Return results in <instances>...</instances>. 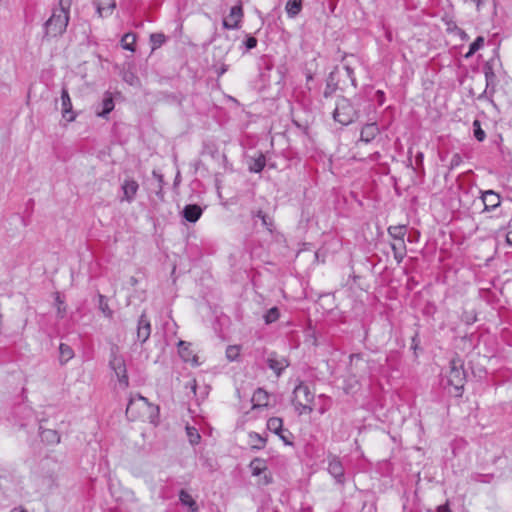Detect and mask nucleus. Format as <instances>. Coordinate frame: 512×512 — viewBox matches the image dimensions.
I'll return each instance as SVG.
<instances>
[{"mask_svg":"<svg viewBox=\"0 0 512 512\" xmlns=\"http://www.w3.org/2000/svg\"><path fill=\"white\" fill-rule=\"evenodd\" d=\"M71 5L72 0H59L58 7L53 9L52 15L44 23V37H57L66 31Z\"/></svg>","mask_w":512,"mask_h":512,"instance_id":"1","label":"nucleus"},{"mask_svg":"<svg viewBox=\"0 0 512 512\" xmlns=\"http://www.w3.org/2000/svg\"><path fill=\"white\" fill-rule=\"evenodd\" d=\"M157 411L158 407L151 405L145 397L136 394L129 399L126 407V416L131 421L153 422V416Z\"/></svg>","mask_w":512,"mask_h":512,"instance_id":"2","label":"nucleus"},{"mask_svg":"<svg viewBox=\"0 0 512 512\" xmlns=\"http://www.w3.org/2000/svg\"><path fill=\"white\" fill-rule=\"evenodd\" d=\"M292 394V405L299 416L308 415L313 412L315 392L311 390L307 384L300 381L298 385L295 386Z\"/></svg>","mask_w":512,"mask_h":512,"instance_id":"3","label":"nucleus"},{"mask_svg":"<svg viewBox=\"0 0 512 512\" xmlns=\"http://www.w3.org/2000/svg\"><path fill=\"white\" fill-rule=\"evenodd\" d=\"M466 374L463 369V362L461 359H452L449 365V372L447 374V384L454 389L455 396H461Z\"/></svg>","mask_w":512,"mask_h":512,"instance_id":"4","label":"nucleus"},{"mask_svg":"<svg viewBox=\"0 0 512 512\" xmlns=\"http://www.w3.org/2000/svg\"><path fill=\"white\" fill-rule=\"evenodd\" d=\"M357 116L358 111L349 99L342 97L337 100L336 107L333 112V118L336 122L342 125H349L357 118Z\"/></svg>","mask_w":512,"mask_h":512,"instance_id":"5","label":"nucleus"},{"mask_svg":"<svg viewBox=\"0 0 512 512\" xmlns=\"http://www.w3.org/2000/svg\"><path fill=\"white\" fill-rule=\"evenodd\" d=\"M109 366L117 376L119 384L126 388L129 384V381L124 358L112 351L111 358L109 360Z\"/></svg>","mask_w":512,"mask_h":512,"instance_id":"6","label":"nucleus"},{"mask_svg":"<svg viewBox=\"0 0 512 512\" xmlns=\"http://www.w3.org/2000/svg\"><path fill=\"white\" fill-rule=\"evenodd\" d=\"M267 429L276 434L286 445H291L292 433L283 428V420L279 417H271L267 421Z\"/></svg>","mask_w":512,"mask_h":512,"instance_id":"7","label":"nucleus"},{"mask_svg":"<svg viewBox=\"0 0 512 512\" xmlns=\"http://www.w3.org/2000/svg\"><path fill=\"white\" fill-rule=\"evenodd\" d=\"M251 474L256 477H260L258 480L259 484L267 485L271 482V477L267 475V464L264 459L255 458L250 462Z\"/></svg>","mask_w":512,"mask_h":512,"instance_id":"8","label":"nucleus"},{"mask_svg":"<svg viewBox=\"0 0 512 512\" xmlns=\"http://www.w3.org/2000/svg\"><path fill=\"white\" fill-rule=\"evenodd\" d=\"M481 200L484 205L483 212H495L501 205L500 195L493 190L482 191Z\"/></svg>","mask_w":512,"mask_h":512,"instance_id":"9","label":"nucleus"},{"mask_svg":"<svg viewBox=\"0 0 512 512\" xmlns=\"http://www.w3.org/2000/svg\"><path fill=\"white\" fill-rule=\"evenodd\" d=\"M328 472L337 483L343 484L345 482L344 467L337 456L331 455L328 457Z\"/></svg>","mask_w":512,"mask_h":512,"instance_id":"10","label":"nucleus"},{"mask_svg":"<svg viewBox=\"0 0 512 512\" xmlns=\"http://www.w3.org/2000/svg\"><path fill=\"white\" fill-rule=\"evenodd\" d=\"M236 42L238 51L241 55H244L257 46L258 40L254 36L241 32V35L237 37Z\"/></svg>","mask_w":512,"mask_h":512,"instance_id":"11","label":"nucleus"},{"mask_svg":"<svg viewBox=\"0 0 512 512\" xmlns=\"http://www.w3.org/2000/svg\"><path fill=\"white\" fill-rule=\"evenodd\" d=\"M151 335V323L147 316L143 313L137 323V340L143 344Z\"/></svg>","mask_w":512,"mask_h":512,"instance_id":"12","label":"nucleus"},{"mask_svg":"<svg viewBox=\"0 0 512 512\" xmlns=\"http://www.w3.org/2000/svg\"><path fill=\"white\" fill-rule=\"evenodd\" d=\"M61 105L62 117L68 122L74 121L76 118V114L72 110L71 98L66 88H63L61 91Z\"/></svg>","mask_w":512,"mask_h":512,"instance_id":"13","label":"nucleus"},{"mask_svg":"<svg viewBox=\"0 0 512 512\" xmlns=\"http://www.w3.org/2000/svg\"><path fill=\"white\" fill-rule=\"evenodd\" d=\"M121 189L123 191V196L121 198V201H126L128 203H131L135 196H136V193L139 189V185L137 183V181H135L134 179H125L121 185Z\"/></svg>","mask_w":512,"mask_h":512,"instance_id":"14","label":"nucleus"},{"mask_svg":"<svg viewBox=\"0 0 512 512\" xmlns=\"http://www.w3.org/2000/svg\"><path fill=\"white\" fill-rule=\"evenodd\" d=\"M270 395L263 388H258L253 393L251 402L253 409H262L269 406Z\"/></svg>","mask_w":512,"mask_h":512,"instance_id":"15","label":"nucleus"},{"mask_svg":"<svg viewBox=\"0 0 512 512\" xmlns=\"http://www.w3.org/2000/svg\"><path fill=\"white\" fill-rule=\"evenodd\" d=\"M243 18L242 5L238 4L230 9L228 19H226V29L238 28Z\"/></svg>","mask_w":512,"mask_h":512,"instance_id":"16","label":"nucleus"},{"mask_svg":"<svg viewBox=\"0 0 512 512\" xmlns=\"http://www.w3.org/2000/svg\"><path fill=\"white\" fill-rule=\"evenodd\" d=\"M202 213V208L197 204H188L181 212L183 218L190 223L197 222Z\"/></svg>","mask_w":512,"mask_h":512,"instance_id":"17","label":"nucleus"},{"mask_svg":"<svg viewBox=\"0 0 512 512\" xmlns=\"http://www.w3.org/2000/svg\"><path fill=\"white\" fill-rule=\"evenodd\" d=\"M268 367L273 370L278 376L281 372L288 367V361L284 357H279L276 354L269 355L267 359Z\"/></svg>","mask_w":512,"mask_h":512,"instance_id":"18","label":"nucleus"},{"mask_svg":"<svg viewBox=\"0 0 512 512\" xmlns=\"http://www.w3.org/2000/svg\"><path fill=\"white\" fill-rule=\"evenodd\" d=\"M96 11L99 17H107L111 15L116 7L115 0H99L95 2Z\"/></svg>","mask_w":512,"mask_h":512,"instance_id":"19","label":"nucleus"},{"mask_svg":"<svg viewBox=\"0 0 512 512\" xmlns=\"http://www.w3.org/2000/svg\"><path fill=\"white\" fill-rule=\"evenodd\" d=\"M378 134V125L376 123H368L361 130L360 140L365 143H370Z\"/></svg>","mask_w":512,"mask_h":512,"instance_id":"20","label":"nucleus"},{"mask_svg":"<svg viewBox=\"0 0 512 512\" xmlns=\"http://www.w3.org/2000/svg\"><path fill=\"white\" fill-rule=\"evenodd\" d=\"M100 105L102 109L96 110V114L99 117L106 118V116L114 109V100L111 93H105Z\"/></svg>","mask_w":512,"mask_h":512,"instance_id":"21","label":"nucleus"},{"mask_svg":"<svg viewBox=\"0 0 512 512\" xmlns=\"http://www.w3.org/2000/svg\"><path fill=\"white\" fill-rule=\"evenodd\" d=\"M179 355L185 362L196 363V356L192 355V351L190 350V343L186 341H179L178 343Z\"/></svg>","mask_w":512,"mask_h":512,"instance_id":"22","label":"nucleus"},{"mask_svg":"<svg viewBox=\"0 0 512 512\" xmlns=\"http://www.w3.org/2000/svg\"><path fill=\"white\" fill-rule=\"evenodd\" d=\"M266 165V158L262 153H259L256 157H252L248 162V168L251 172L259 173Z\"/></svg>","mask_w":512,"mask_h":512,"instance_id":"23","label":"nucleus"},{"mask_svg":"<svg viewBox=\"0 0 512 512\" xmlns=\"http://www.w3.org/2000/svg\"><path fill=\"white\" fill-rule=\"evenodd\" d=\"M266 438L259 433L250 432L248 434V444L252 449L261 450L266 445Z\"/></svg>","mask_w":512,"mask_h":512,"instance_id":"24","label":"nucleus"},{"mask_svg":"<svg viewBox=\"0 0 512 512\" xmlns=\"http://www.w3.org/2000/svg\"><path fill=\"white\" fill-rule=\"evenodd\" d=\"M179 500L183 506H187L189 508V512H197L198 506L196 501L186 490H180Z\"/></svg>","mask_w":512,"mask_h":512,"instance_id":"25","label":"nucleus"},{"mask_svg":"<svg viewBox=\"0 0 512 512\" xmlns=\"http://www.w3.org/2000/svg\"><path fill=\"white\" fill-rule=\"evenodd\" d=\"M393 256L396 262L399 264L403 261L406 256V245L405 241H396L391 244Z\"/></svg>","mask_w":512,"mask_h":512,"instance_id":"26","label":"nucleus"},{"mask_svg":"<svg viewBox=\"0 0 512 512\" xmlns=\"http://www.w3.org/2000/svg\"><path fill=\"white\" fill-rule=\"evenodd\" d=\"M41 440L47 444L54 445L60 442V435L56 430L43 429L40 432Z\"/></svg>","mask_w":512,"mask_h":512,"instance_id":"27","label":"nucleus"},{"mask_svg":"<svg viewBox=\"0 0 512 512\" xmlns=\"http://www.w3.org/2000/svg\"><path fill=\"white\" fill-rule=\"evenodd\" d=\"M302 10V0H287L285 11L289 18H295Z\"/></svg>","mask_w":512,"mask_h":512,"instance_id":"28","label":"nucleus"},{"mask_svg":"<svg viewBox=\"0 0 512 512\" xmlns=\"http://www.w3.org/2000/svg\"><path fill=\"white\" fill-rule=\"evenodd\" d=\"M74 357L73 349L65 343H61L59 346V362L61 365H65L69 360Z\"/></svg>","mask_w":512,"mask_h":512,"instance_id":"29","label":"nucleus"},{"mask_svg":"<svg viewBox=\"0 0 512 512\" xmlns=\"http://www.w3.org/2000/svg\"><path fill=\"white\" fill-rule=\"evenodd\" d=\"M365 361L360 354H352L350 356V371L357 375L358 371L362 368H365Z\"/></svg>","mask_w":512,"mask_h":512,"instance_id":"30","label":"nucleus"},{"mask_svg":"<svg viewBox=\"0 0 512 512\" xmlns=\"http://www.w3.org/2000/svg\"><path fill=\"white\" fill-rule=\"evenodd\" d=\"M406 231V226L404 225L390 226L388 228V234L395 240V242L404 241Z\"/></svg>","mask_w":512,"mask_h":512,"instance_id":"31","label":"nucleus"},{"mask_svg":"<svg viewBox=\"0 0 512 512\" xmlns=\"http://www.w3.org/2000/svg\"><path fill=\"white\" fill-rule=\"evenodd\" d=\"M136 35L134 33H126L121 39L123 49L134 52L135 51Z\"/></svg>","mask_w":512,"mask_h":512,"instance_id":"32","label":"nucleus"},{"mask_svg":"<svg viewBox=\"0 0 512 512\" xmlns=\"http://www.w3.org/2000/svg\"><path fill=\"white\" fill-rule=\"evenodd\" d=\"M254 218L260 219L261 223H262V226L265 227L269 232H272L273 221H272V219L267 214H265L264 212L259 210L254 215Z\"/></svg>","mask_w":512,"mask_h":512,"instance_id":"33","label":"nucleus"},{"mask_svg":"<svg viewBox=\"0 0 512 512\" xmlns=\"http://www.w3.org/2000/svg\"><path fill=\"white\" fill-rule=\"evenodd\" d=\"M186 434L191 445H196L200 442L201 436L195 427L186 426Z\"/></svg>","mask_w":512,"mask_h":512,"instance_id":"34","label":"nucleus"},{"mask_svg":"<svg viewBox=\"0 0 512 512\" xmlns=\"http://www.w3.org/2000/svg\"><path fill=\"white\" fill-rule=\"evenodd\" d=\"M280 317V312L277 307L270 308L264 315V321L266 324H272L276 322Z\"/></svg>","mask_w":512,"mask_h":512,"instance_id":"35","label":"nucleus"},{"mask_svg":"<svg viewBox=\"0 0 512 512\" xmlns=\"http://www.w3.org/2000/svg\"><path fill=\"white\" fill-rule=\"evenodd\" d=\"M484 45V38L482 36H478L469 46V51L465 55L466 58L472 56L479 49H481Z\"/></svg>","mask_w":512,"mask_h":512,"instance_id":"36","label":"nucleus"},{"mask_svg":"<svg viewBox=\"0 0 512 512\" xmlns=\"http://www.w3.org/2000/svg\"><path fill=\"white\" fill-rule=\"evenodd\" d=\"M166 41V37L162 33H153L150 35L152 50L159 48Z\"/></svg>","mask_w":512,"mask_h":512,"instance_id":"37","label":"nucleus"},{"mask_svg":"<svg viewBox=\"0 0 512 512\" xmlns=\"http://www.w3.org/2000/svg\"><path fill=\"white\" fill-rule=\"evenodd\" d=\"M241 347L239 345H230L226 348V359L229 361L236 360L240 355Z\"/></svg>","mask_w":512,"mask_h":512,"instance_id":"38","label":"nucleus"},{"mask_svg":"<svg viewBox=\"0 0 512 512\" xmlns=\"http://www.w3.org/2000/svg\"><path fill=\"white\" fill-rule=\"evenodd\" d=\"M123 80L131 86H138L140 84L139 78L129 70L123 72Z\"/></svg>","mask_w":512,"mask_h":512,"instance_id":"39","label":"nucleus"},{"mask_svg":"<svg viewBox=\"0 0 512 512\" xmlns=\"http://www.w3.org/2000/svg\"><path fill=\"white\" fill-rule=\"evenodd\" d=\"M473 133H474V137L479 142L484 141L486 134H485L484 130L481 128V124H480L479 120H475L473 122Z\"/></svg>","mask_w":512,"mask_h":512,"instance_id":"40","label":"nucleus"},{"mask_svg":"<svg viewBox=\"0 0 512 512\" xmlns=\"http://www.w3.org/2000/svg\"><path fill=\"white\" fill-rule=\"evenodd\" d=\"M99 309L106 317L112 316V311L108 306V303L103 295H99Z\"/></svg>","mask_w":512,"mask_h":512,"instance_id":"41","label":"nucleus"},{"mask_svg":"<svg viewBox=\"0 0 512 512\" xmlns=\"http://www.w3.org/2000/svg\"><path fill=\"white\" fill-rule=\"evenodd\" d=\"M55 302L57 304V316L63 318L66 313V307L64 301L61 299L59 293H56Z\"/></svg>","mask_w":512,"mask_h":512,"instance_id":"42","label":"nucleus"},{"mask_svg":"<svg viewBox=\"0 0 512 512\" xmlns=\"http://www.w3.org/2000/svg\"><path fill=\"white\" fill-rule=\"evenodd\" d=\"M153 176L157 179V191H156V195L160 198H163V176L159 173H157L156 171H153Z\"/></svg>","mask_w":512,"mask_h":512,"instance_id":"43","label":"nucleus"},{"mask_svg":"<svg viewBox=\"0 0 512 512\" xmlns=\"http://www.w3.org/2000/svg\"><path fill=\"white\" fill-rule=\"evenodd\" d=\"M462 163V156L459 153H454L450 159L449 170H453L460 166Z\"/></svg>","mask_w":512,"mask_h":512,"instance_id":"44","label":"nucleus"},{"mask_svg":"<svg viewBox=\"0 0 512 512\" xmlns=\"http://www.w3.org/2000/svg\"><path fill=\"white\" fill-rule=\"evenodd\" d=\"M471 480L475 482H485L488 483L490 481V476L481 475V474H473L471 475Z\"/></svg>","mask_w":512,"mask_h":512,"instance_id":"45","label":"nucleus"},{"mask_svg":"<svg viewBox=\"0 0 512 512\" xmlns=\"http://www.w3.org/2000/svg\"><path fill=\"white\" fill-rule=\"evenodd\" d=\"M345 72L347 74V77L351 80L352 85H356V79L354 77V71L349 66H344Z\"/></svg>","mask_w":512,"mask_h":512,"instance_id":"46","label":"nucleus"},{"mask_svg":"<svg viewBox=\"0 0 512 512\" xmlns=\"http://www.w3.org/2000/svg\"><path fill=\"white\" fill-rule=\"evenodd\" d=\"M375 95L379 105H382L385 101V93L382 90H377Z\"/></svg>","mask_w":512,"mask_h":512,"instance_id":"47","label":"nucleus"},{"mask_svg":"<svg viewBox=\"0 0 512 512\" xmlns=\"http://www.w3.org/2000/svg\"><path fill=\"white\" fill-rule=\"evenodd\" d=\"M424 154L422 152H417L415 155V163L418 167L423 165Z\"/></svg>","mask_w":512,"mask_h":512,"instance_id":"48","label":"nucleus"},{"mask_svg":"<svg viewBox=\"0 0 512 512\" xmlns=\"http://www.w3.org/2000/svg\"><path fill=\"white\" fill-rule=\"evenodd\" d=\"M328 409H329V404L328 403H324V404H322L319 407L318 412H319L320 415H323V414H325L328 411Z\"/></svg>","mask_w":512,"mask_h":512,"instance_id":"49","label":"nucleus"},{"mask_svg":"<svg viewBox=\"0 0 512 512\" xmlns=\"http://www.w3.org/2000/svg\"><path fill=\"white\" fill-rule=\"evenodd\" d=\"M437 512H452L448 504L440 505L437 508Z\"/></svg>","mask_w":512,"mask_h":512,"instance_id":"50","label":"nucleus"},{"mask_svg":"<svg viewBox=\"0 0 512 512\" xmlns=\"http://www.w3.org/2000/svg\"><path fill=\"white\" fill-rule=\"evenodd\" d=\"M456 30H457V34L461 37L462 40H466L468 38V35L465 33V31H463L462 29L457 28V27H456Z\"/></svg>","mask_w":512,"mask_h":512,"instance_id":"51","label":"nucleus"},{"mask_svg":"<svg viewBox=\"0 0 512 512\" xmlns=\"http://www.w3.org/2000/svg\"><path fill=\"white\" fill-rule=\"evenodd\" d=\"M214 330H215L216 333H221V325H220L219 321H216V324L214 326ZM219 337L222 338V335L219 334Z\"/></svg>","mask_w":512,"mask_h":512,"instance_id":"52","label":"nucleus"},{"mask_svg":"<svg viewBox=\"0 0 512 512\" xmlns=\"http://www.w3.org/2000/svg\"><path fill=\"white\" fill-rule=\"evenodd\" d=\"M465 2L476 5L477 9H479L480 4H481V0H465Z\"/></svg>","mask_w":512,"mask_h":512,"instance_id":"53","label":"nucleus"},{"mask_svg":"<svg viewBox=\"0 0 512 512\" xmlns=\"http://www.w3.org/2000/svg\"><path fill=\"white\" fill-rule=\"evenodd\" d=\"M506 242L512 246V232H508L506 235Z\"/></svg>","mask_w":512,"mask_h":512,"instance_id":"54","label":"nucleus"},{"mask_svg":"<svg viewBox=\"0 0 512 512\" xmlns=\"http://www.w3.org/2000/svg\"><path fill=\"white\" fill-rule=\"evenodd\" d=\"M475 321H476V317H475V316L467 317V318L465 319V322H466L467 324H472V323H474Z\"/></svg>","mask_w":512,"mask_h":512,"instance_id":"55","label":"nucleus"},{"mask_svg":"<svg viewBox=\"0 0 512 512\" xmlns=\"http://www.w3.org/2000/svg\"><path fill=\"white\" fill-rule=\"evenodd\" d=\"M10 512H26V510L21 507H17L12 509Z\"/></svg>","mask_w":512,"mask_h":512,"instance_id":"56","label":"nucleus"},{"mask_svg":"<svg viewBox=\"0 0 512 512\" xmlns=\"http://www.w3.org/2000/svg\"><path fill=\"white\" fill-rule=\"evenodd\" d=\"M217 70H218V72H219L220 74L224 73V64H220V65L218 66Z\"/></svg>","mask_w":512,"mask_h":512,"instance_id":"57","label":"nucleus"},{"mask_svg":"<svg viewBox=\"0 0 512 512\" xmlns=\"http://www.w3.org/2000/svg\"><path fill=\"white\" fill-rule=\"evenodd\" d=\"M191 389L195 393V390H196V382H195V380L191 384Z\"/></svg>","mask_w":512,"mask_h":512,"instance_id":"58","label":"nucleus"},{"mask_svg":"<svg viewBox=\"0 0 512 512\" xmlns=\"http://www.w3.org/2000/svg\"><path fill=\"white\" fill-rule=\"evenodd\" d=\"M319 399H324L326 402L330 401V399L328 397H326L325 395H320Z\"/></svg>","mask_w":512,"mask_h":512,"instance_id":"59","label":"nucleus"},{"mask_svg":"<svg viewBox=\"0 0 512 512\" xmlns=\"http://www.w3.org/2000/svg\"><path fill=\"white\" fill-rule=\"evenodd\" d=\"M352 389H353L352 385H349V386L345 387V390H346L347 393H349Z\"/></svg>","mask_w":512,"mask_h":512,"instance_id":"60","label":"nucleus"},{"mask_svg":"<svg viewBox=\"0 0 512 512\" xmlns=\"http://www.w3.org/2000/svg\"><path fill=\"white\" fill-rule=\"evenodd\" d=\"M226 99H229V100H231V101H234V98H232L231 96H227V95H226Z\"/></svg>","mask_w":512,"mask_h":512,"instance_id":"61","label":"nucleus"},{"mask_svg":"<svg viewBox=\"0 0 512 512\" xmlns=\"http://www.w3.org/2000/svg\"><path fill=\"white\" fill-rule=\"evenodd\" d=\"M217 191H218L219 196H221L220 187L218 185H217Z\"/></svg>","mask_w":512,"mask_h":512,"instance_id":"62","label":"nucleus"},{"mask_svg":"<svg viewBox=\"0 0 512 512\" xmlns=\"http://www.w3.org/2000/svg\"><path fill=\"white\" fill-rule=\"evenodd\" d=\"M485 76H486V80L488 81V79H489V73H488V72H486V73H485Z\"/></svg>","mask_w":512,"mask_h":512,"instance_id":"63","label":"nucleus"}]
</instances>
